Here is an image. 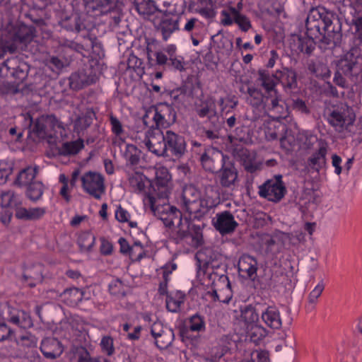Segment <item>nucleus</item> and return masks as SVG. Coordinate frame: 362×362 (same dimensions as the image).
I'll return each instance as SVG.
<instances>
[{"label": "nucleus", "instance_id": "nucleus-29", "mask_svg": "<svg viewBox=\"0 0 362 362\" xmlns=\"http://www.w3.org/2000/svg\"><path fill=\"white\" fill-rule=\"evenodd\" d=\"M94 117V112L91 110H86L81 113L74 121V129L80 132L90 125Z\"/></svg>", "mask_w": 362, "mask_h": 362}, {"label": "nucleus", "instance_id": "nucleus-30", "mask_svg": "<svg viewBox=\"0 0 362 362\" xmlns=\"http://www.w3.org/2000/svg\"><path fill=\"white\" fill-rule=\"evenodd\" d=\"M95 242V236L89 231L81 232L77 240L78 246L84 252L90 251L94 246Z\"/></svg>", "mask_w": 362, "mask_h": 362}, {"label": "nucleus", "instance_id": "nucleus-31", "mask_svg": "<svg viewBox=\"0 0 362 362\" xmlns=\"http://www.w3.org/2000/svg\"><path fill=\"white\" fill-rule=\"evenodd\" d=\"M36 174V167H28L20 172L16 179V183L19 185H28L32 183Z\"/></svg>", "mask_w": 362, "mask_h": 362}, {"label": "nucleus", "instance_id": "nucleus-45", "mask_svg": "<svg viewBox=\"0 0 362 362\" xmlns=\"http://www.w3.org/2000/svg\"><path fill=\"white\" fill-rule=\"evenodd\" d=\"M20 346L25 347H35L37 346V339L30 333L22 335L17 341Z\"/></svg>", "mask_w": 362, "mask_h": 362}, {"label": "nucleus", "instance_id": "nucleus-23", "mask_svg": "<svg viewBox=\"0 0 362 362\" xmlns=\"http://www.w3.org/2000/svg\"><path fill=\"white\" fill-rule=\"evenodd\" d=\"M263 321L271 328L279 329L281 326V320L279 310L274 307H269L262 314Z\"/></svg>", "mask_w": 362, "mask_h": 362}, {"label": "nucleus", "instance_id": "nucleus-48", "mask_svg": "<svg viewBox=\"0 0 362 362\" xmlns=\"http://www.w3.org/2000/svg\"><path fill=\"white\" fill-rule=\"evenodd\" d=\"M101 348L105 354L110 356L114 353L113 339L108 336L103 337L100 341Z\"/></svg>", "mask_w": 362, "mask_h": 362}, {"label": "nucleus", "instance_id": "nucleus-34", "mask_svg": "<svg viewBox=\"0 0 362 362\" xmlns=\"http://www.w3.org/2000/svg\"><path fill=\"white\" fill-rule=\"evenodd\" d=\"M315 37L308 36L298 37V49L300 52L310 55L315 48Z\"/></svg>", "mask_w": 362, "mask_h": 362}, {"label": "nucleus", "instance_id": "nucleus-27", "mask_svg": "<svg viewBox=\"0 0 362 362\" xmlns=\"http://www.w3.org/2000/svg\"><path fill=\"white\" fill-rule=\"evenodd\" d=\"M115 218L119 223L127 224L130 228L137 227V222L132 220L131 214L120 204L115 205Z\"/></svg>", "mask_w": 362, "mask_h": 362}, {"label": "nucleus", "instance_id": "nucleus-7", "mask_svg": "<svg viewBox=\"0 0 362 362\" xmlns=\"http://www.w3.org/2000/svg\"><path fill=\"white\" fill-rule=\"evenodd\" d=\"M323 35L320 38L319 42L327 47H334L341 43V24L339 19L332 13H326L323 16Z\"/></svg>", "mask_w": 362, "mask_h": 362}, {"label": "nucleus", "instance_id": "nucleus-26", "mask_svg": "<svg viewBox=\"0 0 362 362\" xmlns=\"http://www.w3.org/2000/svg\"><path fill=\"white\" fill-rule=\"evenodd\" d=\"M258 81L267 91L272 90L279 82L277 71L275 74H270L267 71L261 69L258 71Z\"/></svg>", "mask_w": 362, "mask_h": 362}, {"label": "nucleus", "instance_id": "nucleus-17", "mask_svg": "<svg viewBox=\"0 0 362 362\" xmlns=\"http://www.w3.org/2000/svg\"><path fill=\"white\" fill-rule=\"evenodd\" d=\"M243 8L242 0H239L237 4V8L230 6V2H228V25L232 24L233 22L237 23L240 28L243 31H247L251 27V24L248 18L243 15H241L239 11Z\"/></svg>", "mask_w": 362, "mask_h": 362}, {"label": "nucleus", "instance_id": "nucleus-46", "mask_svg": "<svg viewBox=\"0 0 362 362\" xmlns=\"http://www.w3.org/2000/svg\"><path fill=\"white\" fill-rule=\"evenodd\" d=\"M165 329H170L166 325H164L160 322H155L151 327V334L154 340L158 337H161L163 333L165 332Z\"/></svg>", "mask_w": 362, "mask_h": 362}, {"label": "nucleus", "instance_id": "nucleus-42", "mask_svg": "<svg viewBox=\"0 0 362 362\" xmlns=\"http://www.w3.org/2000/svg\"><path fill=\"white\" fill-rule=\"evenodd\" d=\"M59 180L62 185L60 189V194L66 199V201L69 202L70 199L69 192L74 186L70 185L69 180L64 174H60Z\"/></svg>", "mask_w": 362, "mask_h": 362}, {"label": "nucleus", "instance_id": "nucleus-63", "mask_svg": "<svg viewBox=\"0 0 362 362\" xmlns=\"http://www.w3.org/2000/svg\"><path fill=\"white\" fill-rule=\"evenodd\" d=\"M16 216L18 219L30 220L29 209L18 206L16 209Z\"/></svg>", "mask_w": 362, "mask_h": 362}, {"label": "nucleus", "instance_id": "nucleus-22", "mask_svg": "<svg viewBox=\"0 0 362 362\" xmlns=\"http://www.w3.org/2000/svg\"><path fill=\"white\" fill-rule=\"evenodd\" d=\"M247 93L249 97L247 98V101L255 109L259 111L258 116L255 118H257L260 116L262 112H264L265 105H264V97L262 92L255 88H248Z\"/></svg>", "mask_w": 362, "mask_h": 362}, {"label": "nucleus", "instance_id": "nucleus-24", "mask_svg": "<svg viewBox=\"0 0 362 362\" xmlns=\"http://www.w3.org/2000/svg\"><path fill=\"white\" fill-rule=\"evenodd\" d=\"M63 300L66 304L74 306L76 305L83 298L88 299L86 291L76 288H71L64 291L62 294Z\"/></svg>", "mask_w": 362, "mask_h": 362}, {"label": "nucleus", "instance_id": "nucleus-8", "mask_svg": "<svg viewBox=\"0 0 362 362\" xmlns=\"http://www.w3.org/2000/svg\"><path fill=\"white\" fill-rule=\"evenodd\" d=\"M136 139L141 148H146L157 156H166L164 134L158 128L151 129L145 134H139Z\"/></svg>", "mask_w": 362, "mask_h": 362}, {"label": "nucleus", "instance_id": "nucleus-21", "mask_svg": "<svg viewBox=\"0 0 362 362\" xmlns=\"http://www.w3.org/2000/svg\"><path fill=\"white\" fill-rule=\"evenodd\" d=\"M185 295L180 291H172L168 294L166 298V307L170 312H178L184 303Z\"/></svg>", "mask_w": 362, "mask_h": 362}, {"label": "nucleus", "instance_id": "nucleus-6", "mask_svg": "<svg viewBox=\"0 0 362 362\" xmlns=\"http://www.w3.org/2000/svg\"><path fill=\"white\" fill-rule=\"evenodd\" d=\"M136 10L144 18L153 22L157 29L162 33L165 40L179 28L178 18H174L167 13L156 10L151 4H141L136 6Z\"/></svg>", "mask_w": 362, "mask_h": 362}, {"label": "nucleus", "instance_id": "nucleus-36", "mask_svg": "<svg viewBox=\"0 0 362 362\" xmlns=\"http://www.w3.org/2000/svg\"><path fill=\"white\" fill-rule=\"evenodd\" d=\"M174 339V333L171 329H165V332L161 337L155 339V344L160 349L168 348L173 342Z\"/></svg>", "mask_w": 362, "mask_h": 362}, {"label": "nucleus", "instance_id": "nucleus-49", "mask_svg": "<svg viewBox=\"0 0 362 362\" xmlns=\"http://www.w3.org/2000/svg\"><path fill=\"white\" fill-rule=\"evenodd\" d=\"M74 360L77 362H93L88 352L82 347L78 348L74 354Z\"/></svg>", "mask_w": 362, "mask_h": 362}, {"label": "nucleus", "instance_id": "nucleus-2", "mask_svg": "<svg viewBox=\"0 0 362 362\" xmlns=\"http://www.w3.org/2000/svg\"><path fill=\"white\" fill-rule=\"evenodd\" d=\"M195 258L197 271L194 286L197 293L207 300H218L217 291L211 287L213 281L209 270V267L213 269L219 268L226 257L211 248H204L197 252Z\"/></svg>", "mask_w": 362, "mask_h": 362}, {"label": "nucleus", "instance_id": "nucleus-50", "mask_svg": "<svg viewBox=\"0 0 362 362\" xmlns=\"http://www.w3.org/2000/svg\"><path fill=\"white\" fill-rule=\"evenodd\" d=\"M324 284L322 283L318 284L315 288L310 292L309 295V303H315L317 299L321 296L324 290Z\"/></svg>", "mask_w": 362, "mask_h": 362}, {"label": "nucleus", "instance_id": "nucleus-44", "mask_svg": "<svg viewBox=\"0 0 362 362\" xmlns=\"http://www.w3.org/2000/svg\"><path fill=\"white\" fill-rule=\"evenodd\" d=\"M291 107L300 113L308 115L310 113V110L306 105V103L300 98L291 99Z\"/></svg>", "mask_w": 362, "mask_h": 362}, {"label": "nucleus", "instance_id": "nucleus-52", "mask_svg": "<svg viewBox=\"0 0 362 362\" xmlns=\"http://www.w3.org/2000/svg\"><path fill=\"white\" fill-rule=\"evenodd\" d=\"M110 124L112 132L117 136L121 137L123 134V129L121 122L115 117H110Z\"/></svg>", "mask_w": 362, "mask_h": 362}, {"label": "nucleus", "instance_id": "nucleus-40", "mask_svg": "<svg viewBox=\"0 0 362 362\" xmlns=\"http://www.w3.org/2000/svg\"><path fill=\"white\" fill-rule=\"evenodd\" d=\"M13 164L11 161H0V184H4L12 173Z\"/></svg>", "mask_w": 362, "mask_h": 362}, {"label": "nucleus", "instance_id": "nucleus-59", "mask_svg": "<svg viewBox=\"0 0 362 362\" xmlns=\"http://www.w3.org/2000/svg\"><path fill=\"white\" fill-rule=\"evenodd\" d=\"M176 268L177 265L173 262H169L161 268L163 276L165 281H168V276L172 273L173 271L175 270Z\"/></svg>", "mask_w": 362, "mask_h": 362}, {"label": "nucleus", "instance_id": "nucleus-10", "mask_svg": "<svg viewBox=\"0 0 362 362\" xmlns=\"http://www.w3.org/2000/svg\"><path fill=\"white\" fill-rule=\"evenodd\" d=\"M259 189L260 197L273 202H279L286 192L281 175H276L272 179L267 180Z\"/></svg>", "mask_w": 362, "mask_h": 362}, {"label": "nucleus", "instance_id": "nucleus-4", "mask_svg": "<svg viewBox=\"0 0 362 362\" xmlns=\"http://www.w3.org/2000/svg\"><path fill=\"white\" fill-rule=\"evenodd\" d=\"M34 37V29L19 22L3 21L0 24V57L13 52L20 45H26Z\"/></svg>", "mask_w": 362, "mask_h": 362}, {"label": "nucleus", "instance_id": "nucleus-60", "mask_svg": "<svg viewBox=\"0 0 362 362\" xmlns=\"http://www.w3.org/2000/svg\"><path fill=\"white\" fill-rule=\"evenodd\" d=\"M176 268L177 265L173 262H169L161 268L163 276L165 281H168V276L172 273L173 271L175 270Z\"/></svg>", "mask_w": 362, "mask_h": 362}, {"label": "nucleus", "instance_id": "nucleus-33", "mask_svg": "<svg viewBox=\"0 0 362 362\" xmlns=\"http://www.w3.org/2000/svg\"><path fill=\"white\" fill-rule=\"evenodd\" d=\"M19 204V198L13 192H6L2 193L1 203L2 209H10L12 210L13 208L16 209Z\"/></svg>", "mask_w": 362, "mask_h": 362}, {"label": "nucleus", "instance_id": "nucleus-39", "mask_svg": "<svg viewBox=\"0 0 362 362\" xmlns=\"http://www.w3.org/2000/svg\"><path fill=\"white\" fill-rule=\"evenodd\" d=\"M28 196L32 200L39 199L43 193V185L40 182H34L28 185Z\"/></svg>", "mask_w": 362, "mask_h": 362}, {"label": "nucleus", "instance_id": "nucleus-18", "mask_svg": "<svg viewBox=\"0 0 362 362\" xmlns=\"http://www.w3.org/2000/svg\"><path fill=\"white\" fill-rule=\"evenodd\" d=\"M257 262L250 255H243L238 261V268L240 276L244 278L255 279L257 269Z\"/></svg>", "mask_w": 362, "mask_h": 362}, {"label": "nucleus", "instance_id": "nucleus-16", "mask_svg": "<svg viewBox=\"0 0 362 362\" xmlns=\"http://www.w3.org/2000/svg\"><path fill=\"white\" fill-rule=\"evenodd\" d=\"M166 153L170 151L173 155L180 156L185 151L184 139L172 131H166L164 134Z\"/></svg>", "mask_w": 362, "mask_h": 362}, {"label": "nucleus", "instance_id": "nucleus-57", "mask_svg": "<svg viewBox=\"0 0 362 362\" xmlns=\"http://www.w3.org/2000/svg\"><path fill=\"white\" fill-rule=\"evenodd\" d=\"M252 356L256 357L252 361L253 362H267L269 360V353L266 351H256Z\"/></svg>", "mask_w": 362, "mask_h": 362}, {"label": "nucleus", "instance_id": "nucleus-5", "mask_svg": "<svg viewBox=\"0 0 362 362\" xmlns=\"http://www.w3.org/2000/svg\"><path fill=\"white\" fill-rule=\"evenodd\" d=\"M182 210L189 213L194 218L205 214L209 209L216 206L219 202L216 192L207 191L205 197H202L199 191L193 185H186L177 201Z\"/></svg>", "mask_w": 362, "mask_h": 362}, {"label": "nucleus", "instance_id": "nucleus-35", "mask_svg": "<svg viewBox=\"0 0 362 362\" xmlns=\"http://www.w3.org/2000/svg\"><path fill=\"white\" fill-rule=\"evenodd\" d=\"M124 147V156L132 164L137 163L139 159L141 151L134 144H123Z\"/></svg>", "mask_w": 362, "mask_h": 362}, {"label": "nucleus", "instance_id": "nucleus-11", "mask_svg": "<svg viewBox=\"0 0 362 362\" xmlns=\"http://www.w3.org/2000/svg\"><path fill=\"white\" fill-rule=\"evenodd\" d=\"M82 187L83 190L97 199H100L105 192L103 177L98 173L88 172L82 175Z\"/></svg>", "mask_w": 362, "mask_h": 362}, {"label": "nucleus", "instance_id": "nucleus-15", "mask_svg": "<svg viewBox=\"0 0 362 362\" xmlns=\"http://www.w3.org/2000/svg\"><path fill=\"white\" fill-rule=\"evenodd\" d=\"M323 16L317 11H312L307 17L305 22L306 35L319 38L323 35Z\"/></svg>", "mask_w": 362, "mask_h": 362}, {"label": "nucleus", "instance_id": "nucleus-38", "mask_svg": "<svg viewBox=\"0 0 362 362\" xmlns=\"http://www.w3.org/2000/svg\"><path fill=\"white\" fill-rule=\"evenodd\" d=\"M212 224L222 235L226 234V211L217 214L212 219Z\"/></svg>", "mask_w": 362, "mask_h": 362}, {"label": "nucleus", "instance_id": "nucleus-62", "mask_svg": "<svg viewBox=\"0 0 362 362\" xmlns=\"http://www.w3.org/2000/svg\"><path fill=\"white\" fill-rule=\"evenodd\" d=\"M113 250L112 245L108 240L102 239L100 245V252L105 255H108L112 253Z\"/></svg>", "mask_w": 362, "mask_h": 362}, {"label": "nucleus", "instance_id": "nucleus-64", "mask_svg": "<svg viewBox=\"0 0 362 362\" xmlns=\"http://www.w3.org/2000/svg\"><path fill=\"white\" fill-rule=\"evenodd\" d=\"M261 163L245 162L244 163L245 170L250 173H254L261 169Z\"/></svg>", "mask_w": 362, "mask_h": 362}, {"label": "nucleus", "instance_id": "nucleus-51", "mask_svg": "<svg viewBox=\"0 0 362 362\" xmlns=\"http://www.w3.org/2000/svg\"><path fill=\"white\" fill-rule=\"evenodd\" d=\"M214 111V103L210 100H207L202 106L197 110L200 117H205Z\"/></svg>", "mask_w": 362, "mask_h": 362}, {"label": "nucleus", "instance_id": "nucleus-37", "mask_svg": "<svg viewBox=\"0 0 362 362\" xmlns=\"http://www.w3.org/2000/svg\"><path fill=\"white\" fill-rule=\"evenodd\" d=\"M131 184L139 192L146 193V194L145 197L148 195V192H149L146 191V186L151 185L150 180L141 175H136L135 177H132L131 180ZM150 189H151L148 190Z\"/></svg>", "mask_w": 362, "mask_h": 362}, {"label": "nucleus", "instance_id": "nucleus-25", "mask_svg": "<svg viewBox=\"0 0 362 362\" xmlns=\"http://www.w3.org/2000/svg\"><path fill=\"white\" fill-rule=\"evenodd\" d=\"M9 313L10 320L13 324H16L24 329L29 328L33 325V322L30 315L25 312L12 309Z\"/></svg>", "mask_w": 362, "mask_h": 362}, {"label": "nucleus", "instance_id": "nucleus-13", "mask_svg": "<svg viewBox=\"0 0 362 362\" xmlns=\"http://www.w3.org/2000/svg\"><path fill=\"white\" fill-rule=\"evenodd\" d=\"M327 153V144L320 141L318 149L315 151L307 160L305 168L308 172L319 173L326 166Z\"/></svg>", "mask_w": 362, "mask_h": 362}, {"label": "nucleus", "instance_id": "nucleus-58", "mask_svg": "<svg viewBox=\"0 0 362 362\" xmlns=\"http://www.w3.org/2000/svg\"><path fill=\"white\" fill-rule=\"evenodd\" d=\"M13 216V210L10 209H2L0 215V220L4 225H8Z\"/></svg>", "mask_w": 362, "mask_h": 362}, {"label": "nucleus", "instance_id": "nucleus-54", "mask_svg": "<svg viewBox=\"0 0 362 362\" xmlns=\"http://www.w3.org/2000/svg\"><path fill=\"white\" fill-rule=\"evenodd\" d=\"M85 83L83 77L78 74H74L70 77V86L73 88H80Z\"/></svg>", "mask_w": 362, "mask_h": 362}, {"label": "nucleus", "instance_id": "nucleus-28", "mask_svg": "<svg viewBox=\"0 0 362 362\" xmlns=\"http://www.w3.org/2000/svg\"><path fill=\"white\" fill-rule=\"evenodd\" d=\"M308 69L315 76L322 78H329L331 76V71L329 67L322 62H316L311 60L308 64Z\"/></svg>", "mask_w": 362, "mask_h": 362}, {"label": "nucleus", "instance_id": "nucleus-1", "mask_svg": "<svg viewBox=\"0 0 362 362\" xmlns=\"http://www.w3.org/2000/svg\"><path fill=\"white\" fill-rule=\"evenodd\" d=\"M155 180L151 185L152 189L144 198L146 206L160 216L167 227L175 226L180 236H185L191 229V223L187 217H182L175 207L165 204L173 187L172 177L168 170L163 166H157L154 169Z\"/></svg>", "mask_w": 362, "mask_h": 362}, {"label": "nucleus", "instance_id": "nucleus-3", "mask_svg": "<svg viewBox=\"0 0 362 362\" xmlns=\"http://www.w3.org/2000/svg\"><path fill=\"white\" fill-rule=\"evenodd\" d=\"M333 81L344 89L349 88V82L354 85L362 82V53L358 47H352L337 61Z\"/></svg>", "mask_w": 362, "mask_h": 362}, {"label": "nucleus", "instance_id": "nucleus-20", "mask_svg": "<svg viewBox=\"0 0 362 362\" xmlns=\"http://www.w3.org/2000/svg\"><path fill=\"white\" fill-rule=\"evenodd\" d=\"M278 81L281 83L286 91H291L297 88V74L295 71L284 69L277 71Z\"/></svg>", "mask_w": 362, "mask_h": 362}, {"label": "nucleus", "instance_id": "nucleus-47", "mask_svg": "<svg viewBox=\"0 0 362 362\" xmlns=\"http://www.w3.org/2000/svg\"><path fill=\"white\" fill-rule=\"evenodd\" d=\"M204 322L199 315H194L189 320V329L192 331L200 332L204 329Z\"/></svg>", "mask_w": 362, "mask_h": 362}, {"label": "nucleus", "instance_id": "nucleus-55", "mask_svg": "<svg viewBox=\"0 0 362 362\" xmlns=\"http://www.w3.org/2000/svg\"><path fill=\"white\" fill-rule=\"evenodd\" d=\"M46 209L45 208L42 207H35V208H30L29 209V216H30V220H36L45 214Z\"/></svg>", "mask_w": 362, "mask_h": 362}, {"label": "nucleus", "instance_id": "nucleus-12", "mask_svg": "<svg viewBox=\"0 0 362 362\" xmlns=\"http://www.w3.org/2000/svg\"><path fill=\"white\" fill-rule=\"evenodd\" d=\"M36 131L44 132L50 136L57 137L58 134L63 136L64 127L58 119L52 116L42 117L35 121Z\"/></svg>", "mask_w": 362, "mask_h": 362}, {"label": "nucleus", "instance_id": "nucleus-61", "mask_svg": "<svg viewBox=\"0 0 362 362\" xmlns=\"http://www.w3.org/2000/svg\"><path fill=\"white\" fill-rule=\"evenodd\" d=\"M192 242L194 247H198L202 245L203 242V235L199 228L194 230V233L192 236Z\"/></svg>", "mask_w": 362, "mask_h": 362}, {"label": "nucleus", "instance_id": "nucleus-14", "mask_svg": "<svg viewBox=\"0 0 362 362\" xmlns=\"http://www.w3.org/2000/svg\"><path fill=\"white\" fill-rule=\"evenodd\" d=\"M152 118L156 127H165L166 122L173 120L175 115L172 112V108L168 105H160L156 109L149 110L144 117V122L147 123L146 119Z\"/></svg>", "mask_w": 362, "mask_h": 362}, {"label": "nucleus", "instance_id": "nucleus-43", "mask_svg": "<svg viewBox=\"0 0 362 362\" xmlns=\"http://www.w3.org/2000/svg\"><path fill=\"white\" fill-rule=\"evenodd\" d=\"M109 291L112 295L120 296L124 295L127 288L120 280L115 279L110 284Z\"/></svg>", "mask_w": 362, "mask_h": 362}, {"label": "nucleus", "instance_id": "nucleus-9", "mask_svg": "<svg viewBox=\"0 0 362 362\" xmlns=\"http://www.w3.org/2000/svg\"><path fill=\"white\" fill-rule=\"evenodd\" d=\"M329 112L328 121L339 132L351 125L356 118L353 109L343 103L333 106Z\"/></svg>", "mask_w": 362, "mask_h": 362}, {"label": "nucleus", "instance_id": "nucleus-56", "mask_svg": "<svg viewBox=\"0 0 362 362\" xmlns=\"http://www.w3.org/2000/svg\"><path fill=\"white\" fill-rule=\"evenodd\" d=\"M351 23L356 28V37L362 42V17H354Z\"/></svg>", "mask_w": 362, "mask_h": 362}, {"label": "nucleus", "instance_id": "nucleus-32", "mask_svg": "<svg viewBox=\"0 0 362 362\" xmlns=\"http://www.w3.org/2000/svg\"><path fill=\"white\" fill-rule=\"evenodd\" d=\"M83 148V141L78 139L71 142L64 143L59 148L62 155H73L78 153Z\"/></svg>", "mask_w": 362, "mask_h": 362}, {"label": "nucleus", "instance_id": "nucleus-53", "mask_svg": "<svg viewBox=\"0 0 362 362\" xmlns=\"http://www.w3.org/2000/svg\"><path fill=\"white\" fill-rule=\"evenodd\" d=\"M170 64L176 70L182 71L185 68L184 59L181 56H175L169 59Z\"/></svg>", "mask_w": 362, "mask_h": 362}, {"label": "nucleus", "instance_id": "nucleus-41", "mask_svg": "<svg viewBox=\"0 0 362 362\" xmlns=\"http://www.w3.org/2000/svg\"><path fill=\"white\" fill-rule=\"evenodd\" d=\"M119 243L121 245V252H129L130 255L133 256L134 253L136 252H139L137 259H140L143 257L142 254V246L140 243H135L134 245L129 249L127 243L124 239H120Z\"/></svg>", "mask_w": 362, "mask_h": 362}, {"label": "nucleus", "instance_id": "nucleus-19", "mask_svg": "<svg viewBox=\"0 0 362 362\" xmlns=\"http://www.w3.org/2000/svg\"><path fill=\"white\" fill-rule=\"evenodd\" d=\"M40 350L45 358L54 359L62 354L63 347L57 339L45 338L41 342Z\"/></svg>", "mask_w": 362, "mask_h": 362}]
</instances>
